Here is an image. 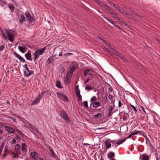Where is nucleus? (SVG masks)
Segmentation results:
<instances>
[{"label": "nucleus", "mask_w": 160, "mask_h": 160, "mask_svg": "<svg viewBox=\"0 0 160 160\" xmlns=\"http://www.w3.org/2000/svg\"><path fill=\"white\" fill-rule=\"evenodd\" d=\"M6 33L7 35L9 40L11 42L15 40L14 31L12 30L5 29Z\"/></svg>", "instance_id": "1"}, {"label": "nucleus", "mask_w": 160, "mask_h": 160, "mask_svg": "<svg viewBox=\"0 0 160 160\" xmlns=\"http://www.w3.org/2000/svg\"><path fill=\"white\" fill-rule=\"evenodd\" d=\"M46 47L41 48L39 49H38L36 50L34 53V62H35L36 60L38 58L40 55H42L43 53L44 52L46 49Z\"/></svg>", "instance_id": "2"}, {"label": "nucleus", "mask_w": 160, "mask_h": 160, "mask_svg": "<svg viewBox=\"0 0 160 160\" xmlns=\"http://www.w3.org/2000/svg\"><path fill=\"white\" fill-rule=\"evenodd\" d=\"M57 94L58 98L65 102L68 101V98L65 94H63L60 92H58Z\"/></svg>", "instance_id": "3"}, {"label": "nucleus", "mask_w": 160, "mask_h": 160, "mask_svg": "<svg viewBox=\"0 0 160 160\" xmlns=\"http://www.w3.org/2000/svg\"><path fill=\"white\" fill-rule=\"evenodd\" d=\"M25 15L27 18L26 21H28L29 23H31L34 19L33 16H32L29 12L28 11L25 12Z\"/></svg>", "instance_id": "4"}, {"label": "nucleus", "mask_w": 160, "mask_h": 160, "mask_svg": "<svg viewBox=\"0 0 160 160\" xmlns=\"http://www.w3.org/2000/svg\"><path fill=\"white\" fill-rule=\"evenodd\" d=\"M70 68L69 72L70 73H73L78 67V65L76 63H74L71 64L70 66Z\"/></svg>", "instance_id": "5"}, {"label": "nucleus", "mask_w": 160, "mask_h": 160, "mask_svg": "<svg viewBox=\"0 0 160 160\" xmlns=\"http://www.w3.org/2000/svg\"><path fill=\"white\" fill-rule=\"evenodd\" d=\"M60 115L62 118L64 119L66 121L69 120V118L65 111H61Z\"/></svg>", "instance_id": "6"}, {"label": "nucleus", "mask_w": 160, "mask_h": 160, "mask_svg": "<svg viewBox=\"0 0 160 160\" xmlns=\"http://www.w3.org/2000/svg\"><path fill=\"white\" fill-rule=\"evenodd\" d=\"M58 58V57H56L55 55H53L50 57L47 60V62L48 64H49L51 63H52L54 60H56Z\"/></svg>", "instance_id": "7"}, {"label": "nucleus", "mask_w": 160, "mask_h": 160, "mask_svg": "<svg viewBox=\"0 0 160 160\" xmlns=\"http://www.w3.org/2000/svg\"><path fill=\"white\" fill-rule=\"evenodd\" d=\"M5 128L6 130L10 133H14L15 132V130L10 126H5Z\"/></svg>", "instance_id": "8"}, {"label": "nucleus", "mask_w": 160, "mask_h": 160, "mask_svg": "<svg viewBox=\"0 0 160 160\" xmlns=\"http://www.w3.org/2000/svg\"><path fill=\"white\" fill-rule=\"evenodd\" d=\"M13 54L15 55V56L17 57V58H18L19 60H21V61L22 62H25V60L24 58H23L22 57H21L16 52H13Z\"/></svg>", "instance_id": "9"}, {"label": "nucleus", "mask_w": 160, "mask_h": 160, "mask_svg": "<svg viewBox=\"0 0 160 160\" xmlns=\"http://www.w3.org/2000/svg\"><path fill=\"white\" fill-rule=\"evenodd\" d=\"M113 109V108L112 106L111 105L109 106V107L108 109V110L109 111V112L107 115V116L108 117H110L113 113V112H112Z\"/></svg>", "instance_id": "10"}, {"label": "nucleus", "mask_w": 160, "mask_h": 160, "mask_svg": "<svg viewBox=\"0 0 160 160\" xmlns=\"http://www.w3.org/2000/svg\"><path fill=\"white\" fill-rule=\"evenodd\" d=\"M115 156L114 153L111 151L109 152L107 155L109 159H113Z\"/></svg>", "instance_id": "11"}, {"label": "nucleus", "mask_w": 160, "mask_h": 160, "mask_svg": "<svg viewBox=\"0 0 160 160\" xmlns=\"http://www.w3.org/2000/svg\"><path fill=\"white\" fill-rule=\"evenodd\" d=\"M19 20V22L20 23H22L23 22L26 21V18L23 14L20 15Z\"/></svg>", "instance_id": "12"}, {"label": "nucleus", "mask_w": 160, "mask_h": 160, "mask_svg": "<svg viewBox=\"0 0 160 160\" xmlns=\"http://www.w3.org/2000/svg\"><path fill=\"white\" fill-rule=\"evenodd\" d=\"M92 72L90 69H86L85 70L83 73L84 76L88 75H90L92 74Z\"/></svg>", "instance_id": "13"}, {"label": "nucleus", "mask_w": 160, "mask_h": 160, "mask_svg": "<svg viewBox=\"0 0 160 160\" xmlns=\"http://www.w3.org/2000/svg\"><path fill=\"white\" fill-rule=\"evenodd\" d=\"M25 56L27 60L30 61H32V59L31 58V53L29 52V51H28L27 53L25 54Z\"/></svg>", "instance_id": "14"}, {"label": "nucleus", "mask_w": 160, "mask_h": 160, "mask_svg": "<svg viewBox=\"0 0 160 160\" xmlns=\"http://www.w3.org/2000/svg\"><path fill=\"white\" fill-rule=\"evenodd\" d=\"M23 46L24 47L19 46L18 47V49L22 53H25L26 51L25 47H24V45H23Z\"/></svg>", "instance_id": "15"}, {"label": "nucleus", "mask_w": 160, "mask_h": 160, "mask_svg": "<svg viewBox=\"0 0 160 160\" xmlns=\"http://www.w3.org/2000/svg\"><path fill=\"white\" fill-rule=\"evenodd\" d=\"M32 157L35 160L37 159L38 158V155L35 152H32L31 153Z\"/></svg>", "instance_id": "16"}, {"label": "nucleus", "mask_w": 160, "mask_h": 160, "mask_svg": "<svg viewBox=\"0 0 160 160\" xmlns=\"http://www.w3.org/2000/svg\"><path fill=\"white\" fill-rule=\"evenodd\" d=\"M109 12L110 13V15L111 16L114 18L115 19H118L120 20V18L118 17L117 15L114 13L112 12V11H111V10L109 11Z\"/></svg>", "instance_id": "17"}, {"label": "nucleus", "mask_w": 160, "mask_h": 160, "mask_svg": "<svg viewBox=\"0 0 160 160\" xmlns=\"http://www.w3.org/2000/svg\"><path fill=\"white\" fill-rule=\"evenodd\" d=\"M101 103L98 101H95L92 103V106L94 107L97 108L100 106Z\"/></svg>", "instance_id": "18"}, {"label": "nucleus", "mask_w": 160, "mask_h": 160, "mask_svg": "<svg viewBox=\"0 0 160 160\" xmlns=\"http://www.w3.org/2000/svg\"><path fill=\"white\" fill-rule=\"evenodd\" d=\"M20 145L18 144H17L15 147V150L17 151L18 153L19 154H21V151L20 150Z\"/></svg>", "instance_id": "19"}, {"label": "nucleus", "mask_w": 160, "mask_h": 160, "mask_svg": "<svg viewBox=\"0 0 160 160\" xmlns=\"http://www.w3.org/2000/svg\"><path fill=\"white\" fill-rule=\"evenodd\" d=\"M102 116V115L100 113H98L93 116V118L96 119L100 118Z\"/></svg>", "instance_id": "20"}, {"label": "nucleus", "mask_w": 160, "mask_h": 160, "mask_svg": "<svg viewBox=\"0 0 160 160\" xmlns=\"http://www.w3.org/2000/svg\"><path fill=\"white\" fill-rule=\"evenodd\" d=\"M56 86L59 88H62L63 87L61 85V82L59 81H57L56 83Z\"/></svg>", "instance_id": "21"}, {"label": "nucleus", "mask_w": 160, "mask_h": 160, "mask_svg": "<svg viewBox=\"0 0 160 160\" xmlns=\"http://www.w3.org/2000/svg\"><path fill=\"white\" fill-rule=\"evenodd\" d=\"M142 158L143 160H149V156L146 153L142 155Z\"/></svg>", "instance_id": "22"}, {"label": "nucleus", "mask_w": 160, "mask_h": 160, "mask_svg": "<svg viewBox=\"0 0 160 160\" xmlns=\"http://www.w3.org/2000/svg\"><path fill=\"white\" fill-rule=\"evenodd\" d=\"M73 74V73H70V72L68 71L66 74L65 78L71 79V77Z\"/></svg>", "instance_id": "23"}, {"label": "nucleus", "mask_w": 160, "mask_h": 160, "mask_svg": "<svg viewBox=\"0 0 160 160\" xmlns=\"http://www.w3.org/2000/svg\"><path fill=\"white\" fill-rule=\"evenodd\" d=\"M41 98V96L40 95H38L34 100V102H35L36 103L39 102Z\"/></svg>", "instance_id": "24"}, {"label": "nucleus", "mask_w": 160, "mask_h": 160, "mask_svg": "<svg viewBox=\"0 0 160 160\" xmlns=\"http://www.w3.org/2000/svg\"><path fill=\"white\" fill-rule=\"evenodd\" d=\"M0 30L1 31V32L2 33V34L3 38H4L5 39H7V37L6 36L4 31H3V29L1 28V27H0Z\"/></svg>", "instance_id": "25"}, {"label": "nucleus", "mask_w": 160, "mask_h": 160, "mask_svg": "<svg viewBox=\"0 0 160 160\" xmlns=\"http://www.w3.org/2000/svg\"><path fill=\"white\" fill-rule=\"evenodd\" d=\"M22 150L23 152H25L27 151V147L26 146L25 143H22Z\"/></svg>", "instance_id": "26"}, {"label": "nucleus", "mask_w": 160, "mask_h": 160, "mask_svg": "<svg viewBox=\"0 0 160 160\" xmlns=\"http://www.w3.org/2000/svg\"><path fill=\"white\" fill-rule=\"evenodd\" d=\"M126 140V139H123V140H119L116 143L118 145H119L121 144L122 142H124Z\"/></svg>", "instance_id": "27"}, {"label": "nucleus", "mask_w": 160, "mask_h": 160, "mask_svg": "<svg viewBox=\"0 0 160 160\" xmlns=\"http://www.w3.org/2000/svg\"><path fill=\"white\" fill-rule=\"evenodd\" d=\"M49 150L52 155L53 156V157H55V154L52 149V148H49Z\"/></svg>", "instance_id": "28"}, {"label": "nucleus", "mask_w": 160, "mask_h": 160, "mask_svg": "<svg viewBox=\"0 0 160 160\" xmlns=\"http://www.w3.org/2000/svg\"><path fill=\"white\" fill-rule=\"evenodd\" d=\"M105 144L106 146V148L107 149L109 148H110L111 146V144L109 142H106L105 141Z\"/></svg>", "instance_id": "29"}, {"label": "nucleus", "mask_w": 160, "mask_h": 160, "mask_svg": "<svg viewBox=\"0 0 160 160\" xmlns=\"http://www.w3.org/2000/svg\"><path fill=\"white\" fill-rule=\"evenodd\" d=\"M141 131H138L135 132H132V133H131L132 136L137 134H141L142 133H141Z\"/></svg>", "instance_id": "30"}, {"label": "nucleus", "mask_w": 160, "mask_h": 160, "mask_svg": "<svg viewBox=\"0 0 160 160\" xmlns=\"http://www.w3.org/2000/svg\"><path fill=\"white\" fill-rule=\"evenodd\" d=\"M107 2L109 4L111 5L113 7H114L115 8H117L116 7H117V6L114 3H113V2L109 1H107Z\"/></svg>", "instance_id": "31"}, {"label": "nucleus", "mask_w": 160, "mask_h": 160, "mask_svg": "<svg viewBox=\"0 0 160 160\" xmlns=\"http://www.w3.org/2000/svg\"><path fill=\"white\" fill-rule=\"evenodd\" d=\"M97 38L99 39H100V40H101L104 43H105L106 45H107V44L106 43L107 42V41H106V40L104 39H103L101 37H99V36H97Z\"/></svg>", "instance_id": "32"}, {"label": "nucleus", "mask_w": 160, "mask_h": 160, "mask_svg": "<svg viewBox=\"0 0 160 160\" xmlns=\"http://www.w3.org/2000/svg\"><path fill=\"white\" fill-rule=\"evenodd\" d=\"M129 115L127 113H124V114L123 117V120H125L127 119Z\"/></svg>", "instance_id": "33"}, {"label": "nucleus", "mask_w": 160, "mask_h": 160, "mask_svg": "<svg viewBox=\"0 0 160 160\" xmlns=\"http://www.w3.org/2000/svg\"><path fill=\"white\" fill-rule=\"evenodd\" d=\"M130 106L131 107V108L133 109V110L134 111L135 113L137 112V110L136 107L131 104H130Z\"/></svg>", "instance_id": "34"}, {"label": "nucleus", "mask_w": 160, "mask_h": 160, "mask_svg": "<svg viewBox=\"0 0 160 160\" xmlns=\"http://www.w3.org/2000/svg\"><path fill=\"white\" fill-rule=\"evenodd\" d=\"M120 58H121L125 63H127L128 62V60H127L125 58L122 56V55L121 57Z\"/></svg>", "instance_id": "35"}, {"label": "nucleus", "mask_w": 160, "mask_h": 160, "mask_svg": "<svg viewBox=\"0 0 160 160\" xmlns=\"http://www.w3.org/2000/svg\"><path fill=\"white\" fill-rule=\"evenodd\" d=\"M97 2L98 4L101 6L103 7L104 5V4L102 2L99 0H98Z\"/></svg>", "instance_id": "36"}, {"label": "nucleus", "mask_w": 160, "mask_h": 160, "mask_svg": "<svg viewBox=\"0 0 160 160\" xmlns=\"http://www.w3.org/2000/svg\"><path fill=\"white\" fill-rule=\"evenodd\" d=\"M104 18L110 23H112L113 25H114V23L112 20L108 19L106 17H104Z\"/></svg>", "instance_id": "37"}, {"label": "nucleus", "mask_w": 160, "mask_h": 160, "mask_svg": "<svg viewBox=\"0 0 160 160\" xmlns=\"http://www.w3.org/2000/svg\"><path fill=\"white\" fill-rule=\"evenodd\" d=\"M85 89L86 90H87L88 91H89L92 90V88L91 87L89 86H86Z\"/></svg>", "instance_id": "38"}, {"label": "nucleus", "mask_w": 160, "mask_h": 160, "mask_svg": "<svg viewBox=\"0 0 160 160\" xmlns=\"http://www.w3.org/2000/svg\"><path fill=\"white\" fill-rule=\"evenodd\" d=\"M104 8L107 10H108L109 12L110 10H111V11H112V10L110 9V8L107 5H106L104 4Z\"/></svg>", "instance_id": "39"}, {"label": "nucleus", "mask_w": 160, "mask_h": 160, "mask_svg": "<svg viewBox=\"0 0 160 160\" xmlns=\"http://www.w3.org/2000/svg\"><path fill=\"white\" fill-rule=\"evenodd\" d=\"M9 8L11 12H13L14 10V7L13 5L9 6Z\"/></svg>", "instance_id": "40"}, {"label": "nucleus", "mask_w": 160, "mask_h": 160, "mask_svg": "<svg viewBox=\"0 0 160 160\" xmlns=\"http://www.w3.org/2000/svg\"><path fill=\"white\" fill-rule=\"evenodd\" d=\"M16 131L21 136H23L24 135V134L19 130L17 129Z\"/></svg>", "instance_id": "41"}, {"label": "nucleus", "mask_w": 160, "mask_h": 160, "mask_svg": "<svg viewBox=\"0 0 160 160\" xmlns=\"http://www.w3.org/2000/svg\"><path fill=\"white\" fill-rule=\"evenodd\" d=\"M97 100V98L95 96L92 97L90 99L91 101L92 102L93 101H95Z\"/></svg>", "instance_id": "42"}, {"label": "nucleus", "mask_w": 160, "mask_h": 160, "mask_svg": "<svg viewBox=\"0 0 160 160\" xmlns=\"http://www.w3.org/2000/svg\"><path fill=\"white\" fill-rule=\"evenodd\" d=\"M7 117L12 120L14 122H16V118L13 117L8 116Z\"/></svg>", "instance_id": "43"}, {"label": "nucleus", "mask_w": 160, "mask_h": 160, "mask_svg": "<svg viewBox=\"0 0 160 160\" xmlns=\"http://www.w3.org/2000/svg\"><path fill=\"white\" fill-rule=\"evenodd\" d=\"M117 8H115L116 9H117V10H118V11L120 12V13H121V12H122V8H120V7H118L117 6V7H116Z\"/></svg>", "instance_id": "44"}, {"label": "nucleus", "mask_w": 160, "mask_h": 160, "mask_svg": "<svg viewBox=\"0 0 160 160\" xmlns=\"http://www.w3.org/2000/svg\"><path fill=\"white\" fill-rule=\"evenodd\" d=\"M70 79L65 78V82L66 83H68V84L70 83Z\"/></svg>", "instance_id": "45"}, {"label": "nucleus", "mask_w": 160, "mask_h": 160, "mask_svg": "<svg viewBox=\"0 0 160 160\" xmlns=\"http://www.w3.org/2000/svg\"><path fill=\"white\" fill-rule=\"evenodd\" d=\"M84 104V107L86 108H87V107H88V102L87 101H85L83 102Z\"/></svg>", "instance_id": "46"}, {"label": "nucleus", "mask_w": 160, "mask_h": 160, "mask_svg": "<svg viewBox=\"0 0 160 160\" xmlns=\"http://www.w3.org/2000/svg\"><path fill=\"white\" fill-rule=\"evenodd\" d=\"M103 49L104 50H105L106 51H107L108 53L110 54L111 50H109V49H108V48H105V47H104Z\"/></svg>", "instance_id": "47"}, {"label": "nucleus", "mask_w": 160, "mask_h": 160, "mask_svg": "<svg viewBox=\"0 0 160 160\" xmlns=\"http://www.w3.org/2000/svg\"><path fill=\"white\" fill-rule=\"evenodd\" d=\"M5 48V46L4 45H2L0 46V51H2Z\"/></svg>", "instance_id": "48"}, {"label": "nucleus", "mask_w": 160, "mask_h": 160, "mask_svg": "<svg viewBox=\"0 0 160 160\" xmlns=\"http://www.w3.org/2000/svg\"><path fill=\"white\" fill-rule=\"evenodd\" d=\"M115 55L116 56H118V57H119L120 58V57H121V54H120V53H119L118 52H116L115 54Z\"/></svg>", "instance_id": "49"}, {"label": "nucleus", "mask_w": 160, "mask_h": 160, "mask_svg": "<svg viewBox=\"0 0 160 160\" xmlns=\"http://www.w3.org/2000/svg\"><path fill=\"white\" fill-rule=\"evenodd\" d=\"M24 75L26 77H28L29 76V74L27 73L25 71L24 72Z\"/></svg>", "instance_id": "50"}, {"label": "nucleus", "mask_w": 160, "mask_h": 160, "mask_svg": "<svg viewBox=\"0 0 160 160\" xmlns=\"http://www.w3.org/2000/svg\"><path fill=\"white\" fill-rule=\"evenodd\" d=\"M122 104V102L120 101H119L118 102V107H121Z\"/></svg>", "instance_id": "51"}, {"label": "nucleus", "mask_w": 160, "mask_h": 160, "mask_svg": "<svg viewBox=\"0 0 160 160\" xmlns=\"http://www.w3.org/2000/svg\"><path fill=\"white\" fill-rule=\"evenodd\" d=\"M78 97V102L82 100V96L81 95L79 96Z\"/></svg>", "instance_id": "52"}, {"label": "nucleus", "mask_w": 160, "mask_h": 160, "mask_svg": "<svg viewBox=\"0 0 160 160\" xmlns=\"http://www.w3.org/2000/svg\"><path fill=\"white\" fill-rule=\"evenodd\" d=\"M132 13L133 14H134L135 15L138 16L139 17H140V15H139L137 13L135 12L134 11H132Z\"/></svg>", "instance_id": "53"}, {"label": "nucleus", "mask_w": 160, "mask_h": 160, "mask_svg": "<svg viewBox=\"0 0 160 160\" xmlns=\"http://www.w3.org/2000/svg\"><path fill=\"white\" fill-rule=\"evenodd\" d=\"M108 98H109V99L110 100H112L113 99V97L111 94H109V95H108Z\"/></svg>", "instance_id": "54"}, {"label": "nucleus", "mask_w": 160, "mask_h": 160, "mask_svg": "<svg viewBox=\"0 0 160 160\" xmlns=\"http://www.w3.org/2000/svg\"><path fill=\"white\" fill-rule=\"evenodd\" d=\"M3 147H4V145H2L0 146V152H2V150Z\"/></svg>", "instance_id": "55"}, {"label": "nucleus", "mask_w": 160, "mask_h": 160, "mask_svg": "<svg viewBox=\"0 0 160 160\" xmlns=\"http://www.w3.org/2000/svg\"><path fill=\"white\" fill-rule=\"evenodd\" d=\"M117 27L118 28H119L120 30H122V31L123 30L121 29V28L120 27V26L119 25H117L115 24H114V25H113Z\"/></svg>", "instance_id": "56"}, {"label": "nucleus", "mask_w": 160, "mask_h": 160, "mask_svg": "<svg viewBox=\"0 0 160 160\" xmlns=\"http://www.w3.org/2000/svg\"><path fill=\"white\" fill-rule=\"evenodd\" d=\"M7 155V154L5 152L2 154V158H5L6 156Z\"/></svg>", "instance_id": "57"}, {"label": "nucleus", "mask_w": 160, "mask_h": 160, "mask_svg": "<svg viewBox=\"0 0 160 160\" xmlns=\"http://www.w3.org/2000/svg\"><path fill=\"white\" fill-rule=\"evenodd\" d=\"M19 154L18 153V152H17V153H16L15 154H14L13 155V158H16Z\"/></svg>", "instance_id": "58"}, {"label": "nucleus", "mask_w": 160, "mask_h": 160, "mask_svg": "<svg viewBox=\"0 0 160 160\" xmlns=\"http://www.w3.org/2000/svg\"><path fill=\"white\" fill-rule=\"evenodd\" d=\"M34 73V72L32 71V70H31L30 71V72H29V76L30 75H32V74H33Z\"/></svg>", "instance_id": "59"}, {"label": "nucleus", "mask_w": 160, "mask_h": 160, "mask_svg": "<svg viewBox=\"0 0 160 160\" xmlns=\"http://www.w3.org/2000/svg\"><path fill=\"white\" fill-rule=\"evenodd\" d=\"M16 141V140L15 139H13L12 140L11 143L12 144H13L15 143Z\"/></svg>", "instance_id": "60"}, {"label": "nucleus", "mask_w": 160, "mask_h": 160, "mask_svg": "<svg viewBox=\"0 0 160 160\" xmlns=\"http://www.w3.org/2000/svg\"><path fill=\"white\" fill-rule=\"evenodd\" d=\"M4 124L3 122H0V128H2L3 126H4Z\"/></svg>", "instance_id": "61"}, {"label": "nucleus", "mask_w": 160, "mask_h": 160, "mask_svg": "<svg viewBox=\"0 0 160 160\" xmlns=\"http://www.w3.org/2000/svg\"><path fill=\"white\" fill-rule=\"evenodd\" d=\"M34 131H35L37 133H39V131L37 128H35Z\"/></svg>", "instance_id": "62"}, {"label": "nucleus", "mask_w": 160, "mask_h": 160, "mask_svg": "<svg viewBox=\"0 0 160 160\" xmlns=\"http://www.w3.org/2000/svg\"><path fill=\"white\" fill-rule=\"evenodd\" d=\"M76 94L77 93H80V90L79 89H78V90H76Z\"/></svg>", "instance_id": "63"}, {"label": "nucleus", "mask_w": 160, "mask_h": 160, "mask_svg": "<svg viewBox=\"0 0 160 160\" xmlns=\"http://www.w3.org/2000/svg\"><path fill=\"white\" fill-rule=\"evenodd\" d=\"M104 100L106 102H107L108 101V98L106 96H105L103 98Z\"/></svg>", "instance_id": "64"}]
</instances>
